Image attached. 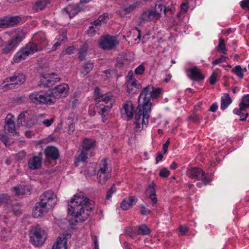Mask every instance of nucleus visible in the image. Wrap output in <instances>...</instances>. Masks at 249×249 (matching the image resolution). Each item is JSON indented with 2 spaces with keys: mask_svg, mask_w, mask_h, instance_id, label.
Masks as SVG:
<instances>
[{
  "mask_svg": "<svg viewBox=\"0 0 249 249\" xmlns=\"http://www.w3.org/2000/svg\"><path fill=\"white\" fill-rule=\"evenodd\" d=\"M30 241L36 247L42 246L47 238V233L40 228H36L30 233Z\"/></svg>",
  "mask_w": 249,
  "mask_h": 249,
  "instance_id": "0eeeda50",
  "label": "nucleus"
},
{
  "mask_svg": "<svg viewBox=\"0 0 249 249\" xmlns=\"http://www.w3.org/2000/svg\"><path fill=\"white\" fill-rule=\"evenodd\" d=\"M169 171L167 168H164L160 171L159 175L161 177L166 178L169 175Z\"/></svg>",
  "mask_w": 249,
  "mask_h": 249,
  "instance_id": "603ef678",
  "label": "nucleus"
},
{
  "mask_svg": "<svg viewBox=\"0 0 249 249\" xmlns=\"http://www.w3.org/2000/svg\"><path fill=\"white\" fill-rule=\"evenodd\" d=\"M36 124L40 125L41 124H43V122L46 119H45V115L43 114H38L36 115Z\"/></svg>",
  "mask_w": 249,
  "mask_h": 249,
  "instance_id": "49530a36",
  "label": "nucleus"
},
{
  "mask_svg": "<svg viewBox=\"0 0 249 249\" xmlns=\"http://www.w3.org/2000/svg\"><path fill=\"white\" fill-rule=\"evenodd\" d=\"M25 37V34L21 31L13 36L5 43H3V47L1 49V53L2 54H8L12 53L19 43Z\"/></svg>",
  "mask_w": 249,
  "mask_h": 249,
  "instance_id": "20e7f679",
  "label": "nucleus"
},
{
  "mask_svg": "<svg viewBox=\"0 0 249 249\" xmlns=\"http://www.w3.org/2000/svg\"><path fill=\"white\" fill-rule=\"evenodd\" d=\"M66 34L63 32L62 34L58 35L55 39L56 42L54 43L53 48L52 51H55L58 47H60L62 43L65 42L67 40Z\"/></svg>",
  "mask_w": 249,
  "mask_h": 249,
  "instance_id": "c85d7f7f",
  "label": "nucleus"
},
{
  "mask_svg": "<svg viewBox=\"0 0 249 249\" xmlns=\"http://www.w3.org/2000/svg\"><path fill=\"white\" fill-rule=\"evenodd\" d=\"M160 14L156 11L147 10L144 12L142 15V18L145 21H151L154 19H159Z\"/></svg>",
  "mask_w": 249,
  "mask_h": 249,
  "instance_id": "5701e85b",
  "label": "nucleus"
},
{
  "mask_svg": "<svg viewBox=\"0 0 249 249\" xmlns=\"http://www.w3.org/2000/svg\"><path fill=\"white\" fill-rule=\"evenodd\" d=\"M68 213L75 218L77 222L86 220L93 208L89 199L83 195H75L68 205Z\"/></svg>",
  "mask_w": 249,
  "mask_h": 249,
  "instance_id": "f257e3e1",
  "label": "nucleus"
},
{
  "mask_svg": "<svg viewBox=\"0 0 249 249\" xmlns=\"http://www.w3.org/2000/svg\"><path fill=\"white\" fill-rule=\"evenodd\" d=\"M67 236H69V235H64L62 237L57 238L53 246L52 249H67Z\"/></svg>",
  "mask_w": 249,
  "mask_h": 249,
  "instance_id": "4be33fe9",
  "label": "nucleus"
},
{
  "mask_svg": "<svg viewBox=\"0 0 249 249\" xmlns=\"http://www.w3.org/2000/svg\"><path fill=\"white\" fill-rule=\"evenodd\" d=\"M163 154H164L163 153H162L160 152H159L157 153V156L156 158L157 163H158L160 161L162 160L163 157Z\"/></svg>",
  "mask_w": 249,
  "mask_h": 249,
  "instance_id": "774afa93",
  "label": "nucleus"
},
{
  "mask_svg": "<svg viewBox=\"0 0 249 249\" xmlns=\"http://www.w3.org/2000/svg\"><path fill=\"white\" fill-rule=\"evenodd\" d=\"M231 71L240 78H243L244 77L243 70L240 65L234 67L231 70Z\"/></svg>",
  "mask_w": 249,
  "mask_h": 249,
  "instance_id": "a19ab883",
  "label": "nucleus"
},
{
  "mask_svg": "<svg viewBox=\"0 0 249 249\" xmlns=\"http://www.w3.org/2000/svg\"><path fill=\"white\" fill-rule=\"evenodd\" d=\"M141 211L142 214L143 215H147L150 213V211L149 210H147L144 206H142Z\"/></svg>",
  "mask_w": 249,
  "mask_h": 249,
  "instance_id": "338daca9",
  "label": "nucleus"
},
{
  "mask_svg": "<svg viewBox=\"0 0 249 249\" xmlns=\"http://www.w3.org/2000/svg\"><path fill=\"white\" fill-rule=\"evenodd\" d=\"M87 155L88 152L85 151V150L82 149L80 153L77 156L75 157V163L77 166V163L80 162H85L87 159Z\"/></svg>",
  "mask_w": 249,
  "mask_h": 249,
  "instance_id": "c9c22d12",
  "label": "nucleus"
},
{
  "mask_svg": "<svg viewBox=\"0 0 249 249\" xmlns=\"http://www.w3.org/2000/svg\"><path fill=\"white\" fill-rule=\"evenodd\" d=\"M150 112L151 108L148 106L146 107L141 104L139 105L135 115V131L140 132L147 127Z\"/></svg>",
  "mask_w": 249,
  "mask_h": 249,
  "instance_id": "7ed1b4c3",
  "label": "nucleus"
},
{
  "mask_svg": "<svg viewBox=\"0 0 249 249\" xmlns=\"http://www.w3.org/2000/svg\"><path fill=\"white\" fill-rule=\"evenodd\" d=\"M29 99L31 102L36 104L51 105L54 103V98L50 93L43 91H34L30 94Z\"/></svg>",
  "mask_w": 249,
  "mask_h": 249,
  "instance_id": "423d86ee",
  "label": "nucleus"
},
{
  "mask_svg": "<svg viewBox=\"0 0 249 249\" xmlns=\"http://www.w3.org/2000/svg\"><path fill=\"white\" fill-rule=\"evenodd\" d=\"M98 30L93 25H91L87 31L88 35L90 36H93Z\"/></svg>",
  "mask_w": 249,
  "mask_h": 249,
  "instance_id": "de8ad7c7",
  "label": "nucleus"
},
{
  "mask_svg": "<svg viewBox=\"0 0 249 249\" xmlns=\"http://www.w3.org/2000/svg\"><path fill=\"white\" fill-rule=\"evenodd\" d=\"M179 231L180 233L185 234L188 231V229L185 226H180L179 228Z\"/></svg>",
  "mask_w": 249,
  "mask_h": 249,
  "instance_id": "680f3d73",
  "label": "nucleus"
},
{
  "mask_svg": "<svg viewBox=\"0 0 249 249\" xmlns=\"http://www.w3.org/2000/svg\"><path fill=\"white\" fill-rule=\"evenodd\" d=\"M175 12V8L174 7H165L164 9V13L166 14L167 12H170L171 14H173Z\"/></svg>",
  "mask_w": 249,
  "mask_h": 249,
  "instance_id": "69168bd1",
  "label": "nucleus"
},
{
  "mask_svg": "<svg viewBox=\"0 0 249 249\" xmlns=\"http://www.w3.org/2000/svg\"><path fill=\"white\" fill-rule=\"evenodd\" d=\"M119 42L116 36L107 35L101 36L99 45L104 50H111L115 48Z\"/></svg>",
  "mask_w": 249,
  "mask_h": 249,
  "instance_id": "1a4fd4ad",
  "label": "nucleus"
},
{
  "mask_svg": "<svg viewBox=\"0 0 249 249\" xmlns=\"http://www.w3.org/2000/svg\"><path fill=\"white\" fill-rule=\"evenodd\" d=\"M137 202V199L135 196H129L122 202L121 208L124 210H128L131 206L134 205Z\"/></svg>",
  "mask_w": 249,
  "mask_h": 249,
  "instance_id": "a878e982",
  "label": "nucleus"
},
{
  "mask_svg": "<svg viewBox=\"0 0 249 249\" xmlns=\"http://www.w3.org/2000/svg\"><path fill=\"white\" fill-rule=\"evenodd\" d=\"M138 232L139 234L148 235L150 233V230L146 225L142 224L139 226Z\"/></svg>",
  "mask_w": 249,
  "mask_h": 249,
  "instance_id": "79ce46f5",
  "label": "nucleus"
},
{
  "mask_svg": "<svg viewBox=\"0 0 249 249\" xmlns=\"http://www.w3.org/2000/svg\"><path fill=\"white\" fill-rule=\"evenodd\" d=\"M169 144H170V140H168L166 141V142L164 144H163V154H165L167 152Z\"/></svg>",
  "mask_w": 249,
  "mask_h": 249,
  "instance_id": "0e129e2a",
  "label": "nucleus"
},
{
  "mask_svg": "<svg viewBox=\"0 0 249 249\" xmlns=\"http://www.w3.org/2000/svg\"><path fill=\"white\" fill-rule=\"evenodd\" d=\"M33 42L36 43L38 47H41V51L48 44V40L44 33L40 32L36 33L33 36Z\"/></svg>",
  "mask_w": 249,
  "mask_h": 249,
  "instance_id": "f3484780",
  "label": "nucleus"
},
{
  "mask_svg": "<svg viewBox=\"0 0 249 249\" xmlns=\"http://www.w3.org/2000/svg\"><path fill=\"white\" fill-rule=\"evenodd\" d=\"M147 193L149 194V198L151 199L153 203V205L156 204L157 202V198L156 195L155 189L152 184H150L148 186V188L147 190Z\"/></svg>",
  "mask_w": 249,
  "mask_h": 249,
  "instance_id": "72a5a7b5",
  "label": "nucleus"
},
{
  "mask_svg": "<svg viewBox=\"0 0 249 249\" xmlns=\"http://www.w3.org/2000/svg\"><path fill=\"white\" fill-rule=\"evenodd\" d=\"M54 119L53 118H51L50 119H46L45 121L43 122V124L49 127L52 125V124L53 123Z\"/></svg>",
  "mask_w": 249,
  "mask_h": 249,
  "instance_id": "5fc2aeb1",
  "label": "nucleus"
},
{
  "mask_svg": "<svg viewBox=\"0 0 249 249\" xmlns=\"http://www.w3.org/2000/svg\"><path fill=\"white\" fill-rule=\"evenodd\" d=\"M59 78L54 73L51 74H47L43 76L41 79L42 83L46 86L51 87L54 83L59 81Z\"/></svg>",
  "mask_w": 249,
  "mask_h": 249,
  "instance_id": "a211bd4d",
  "label": "nucleus"
},
{
  "mask_svg": "<svg viewBox=\"0 0 249 249\" xmlns=\"http://www.w3.org/2000/svg\"><path fill=\"white\" fill-rule=\"evenodd\" d=\"M9 80L10 81L15 82L18 88L25 82L26 77L25 75L22 73H18L10 77Z\"/></svg>",
  "mask_w": 249,
  "mask_h": 249,
  "instance_id": "cd10ccee",
  "label": "nucleus"
},
{
  "mask_svg": "<svg viewBox=\"0 0 249 249\" xmlns=\"http://www.w3.org/2000/svg\"><path fill=\"white\" fill-rule=\"evenodd\" d=\"M0 139L5 146H7L8 145L7 143L9 141L8 137L5 135H0Z\"/></svg>",
  "mask_w": 249,
  "mask_h": 249,
  "instance_id": "bf43d9fd",
  "label": "nucleus"
},
{
  "mask_svg": "<svg viewBox=\"0 0 249 249\" xmlns=\"http://www.w3.org/2000/svg\"><path fill=\"white\" fill-rule=\"evenodd\" d=\"M136 5H134V4L130 5L127 7L123 9L121 11V12L123 13V12H124L125 13L124 14V15H125V14H128V13H130L131 12L133 11L135 9V8H136Z\"/></svg>",
  "mask_w": 249,
  "mask_h": 249,
  "instance_id": "09e8293b",
  "label": "nucleus"
},
{
  "mask_svg": "<svg viewBox=\"0 0 249 249\" xmlns=\"http://www.w3.org/2000/svg\"><path fill=\"white\" fill-rule=\"evenodd\" d=\"M17 123L18 125L31 127L36 124V116L30 114L27 111H23L19 115Z\"/></svg>",
  "mask_w": 249,
  "mask_h": 249,
  "instance_id": "9b49d317",
  "label": "nucleus"
},
{
  "mask_svg": "<svg viewBox=\"0 0 249 249\" xmlns=\"http://www.w3.org/2000/svg\"><path fill=\"white\" fill-rule=\"evenodd\" d=\"M135 107L130 101L125 102L121 109L122 117L126 121L131 120L134 115Z\"/></svg>",
  "mask_w": 249,
  "mask_h": 249,
  "instance_id": "4468645a",
  "label": "nucleus"
},
{
  "mask_svg": "<svg viewBox=\"0 0 249 249\" xmlns=\"http://www.w3.org/2000/svg\"><path fill=\"white\" fill-rule=\"evenodd\" d=\"M111 172H102L101 171H98L97 178L99 182L101 184H104L107 180L110 178Z\"/></svg>",
  "mask_w": 249,
  "mask_h": 249,
  "instance_id": "2f4dec72",
  "label": "nucleus"
},
{
  "mask_svg": "<svg viewBox=\"0 0 249 249\" xmlns=\"http://www.w3.org/2000/svg\"><path fill=\"white\" fill-rule=\"evenodd\" d=\"M165 6L162 4H156L155 6V10L159 13V12H161L162 10H164Z\"/></svg>",
  "mask_w": 249,
  "mask_h": 249,
  "instance_id": "e2e57ef3",
  "label": "nucleus"
},
{
  "mask_svg": "<svg viewBox=\"0 0 249 249\" xmlns=\"http://www.w3.org/2000/svg\"><path fill=\"white\" fill-rule=\"evenodd\" d=\"M240 109H246L249 107V94L243 97L242 102L240 103Z\"/></svg>",
  "mask_w": 249,
  "mask_h": 249,
  "instance_id": "ea45409f",
  "label": "nucleus"
},
{
  "mask_svg": "<svg viewBox=\"0 0 249 249\" xmlns=\"http://www.w3.org/2000/svg\"><path fill=\"white\" fill-rule=\"evenodd\" d=\"M217 51L223 54H226L227 49L225 47L224 40L222 38L219 39V43L217 46Z\"/></svg>",
  "mask_w": 249,
  "mask_h": 249,
  "instance_id": "c03bdc74",
  "label": "nucleus"
},
{
  "mask_svg": "<svg viewBox=\"0 0 249 249\" xmlns=\"http://www.w3.org/2000/svg\"><path fill=\"white\" fill-rule=\"evenodd\" d=\"M32 188L29 186L18 185L13 188V192L17 196L28 195L31 193Z\"/></svg>",
  "mask_w": 249,
  "mask_h": 249,
  "instance_id": "412c9836",
  "label": "nucleus"
},
{
  "mask_svg": "<svg viewBox=\"0 0 249 249\" xmlns=\"http://www.w3.org/2000/svg\"><path fill=\"white\" fill-rule=\"evenodd\" d=\"M10 77L6 78L4 79L3 82L0 85V87L1 89H11L17 88V86L15 84V83L14 82H11L9 80Z\"/></svg>",
  "mask_w": 249,
  "mask_h": 249,
  "instance_id": "473e14b6",
  "label": "nucleus"
},
{
  "mask_svg": "<svg viewBox=\"0 0 249 249\" xmlns=\"http://www.w3.org/2000/svg\"><path fill=\"white\" fill-rule=\"evenodd\" d=\"M133 81H137L136 79L134 77L133 72L131 71H129L127 76V82H133Z\"/></svg>",
  "mask_w": 249,
  "mask_h": 249,
  "instance_id": "4d7b16f0",
  "label": "nucleus"
},
{
  "mask_svg": "<svg viewBox=\"0 0 249 249\" xmlns=\"http://www.w3.org/2000/svg\"><path fill=\"white\" fill-rule=\"evenodd\" d=\"M38 51H41V47H38L36 43L33 41L29 42L14 55L13 60L15 63H18L25 59L30 55Z\"/></svg>",
  "mask_w": 249,
  "mask_h": 249,
  "instance_id": "39448f33",
  "label": "nucleus"
},
{
  "mask_svg": "<svg viewBox=\"0 0 249 249\" xmlns=\"http://www.w3.org/2000/svg\"><path fill=\"white\" fill-rule=\"evenodd\" d=\"M75 50V48L74 46H69L66 49L65 53L68 54H71L73 53Z\"/></svg>",
  "mask_w": 249,
  "mask_h": 249,
  "instance_id": "13d9d810",
  "label": "nucleus"
},
{
  "mask_svg": "<svg viewBox=\"0 0 249 249\" xmlns=\"http://www.w3.org/2000/svg\"><path fill=\"white\" fill-rule=\"evenodd\" d=\"M144 70V66L141 65L135 69V72L137 74H142L143 73Z\"/></svg>",
  "mask_w": 249,
  "mask_h": 249,
  "instance_id": "864d4df0",
  "label": "nucleus"
},
{
  "mask_svg": "<svg viewBox=\"0 0 249 249\" xmlns=\"http://www.w3.org/2000/svg\"><path fill=\"white\" fill-rule=\"evenodd\" d=\"M218 77V74L215 72H213L211 76L210 77V84L211 85H214Z\"/></svg>",
  "mask_w": 249,
  "mask_h": 249,
  "instance_id": "3c124183",
  "label": "nucleus"
},
{
  "mask_svg": "<svg viewBox=\"0 0 249 249\" xmlns=\"http://www.w3.org/2000/svg\"><path fill=\"white\" fill-rule=\"evenodd\" d=\"M95 142L94 140L89 138H84L82 142V149L88 151L89 149L94 148Z\"/></svg>",
  "mask_w": 249,
  "mask_h": 249,
  "instance_id": "c756f323",
  "label": "nucleus"
},
{
  "mask_svg": "<svg viewBox=\"0 0 249 249\" xmlns=\"http://www.w3.org/2000/svg\"><path fill=\"white\" fill-rule=\"evenodd\" d=\"M127 87V91L129 94H135L139 89L142 88L141 84L137 81H133V82H127L126 83Z\"/></svg>",
  "mask_w": 249,
  "mask_h": 249,
  "instance_id": "393cba45",
  "label": "nucleus"
},
{
  "mask_svg": "<svg viewBox=\"0 0 249 249\" xmlns=\"http://www.w3.org/2000/svg\"><path fill=\"white\" fill-rule=\"evenodd\" d=\"M49 3L47 0H37L33 6V9L36 11L42 10Z\"/></svg>",
  "mask_w": 249,
  "mask_h": 249,
  "instance_id": "7c9ffc66",
  "label": "nucleus"
},
{
  "mask_svg": "<svg viewBox=\"0 0 249 249\" xmlns=\"http://www.w3.org/2000/svg\"><path fill=\"white\" fill-rule=\"evenodd\" d=\"M227 57L224 55H221L219 58L216 59L212 62V64L213 65H217L220 64L224 61H225Z\"/></svg>",
  "mask_w": 249,
  "mask_h": 249,
  "instance_id": "8fccbe9b",
  "label": "nucleus"
},
{
  "mask_svg": "<svg viewBox=\"0 0 249 249\" xmlns=\"http://www.w3.org/2000/svg\"><path fill=\"white\" fill-rule=\"evenodd\" d=\"M98 171H101L102 172H111V169L108 167L107 160L106 159H104L101 160L100 163V169Z\"/></svg>",
  "mask_w": 249,
  "mask_h": 249,
  "instance_id": "58836bf2",
  "label": "nucleus"
},
{
  "mask_svg": "<svg viewBox=\"0 0 249 249\" xmlns=\"http://www.w3.org/2000/svg\"><path fill=\"white\" fill-rule=\"evenodd\" d=\"M49 210L47 207L38 202L33 209V214L35 217L37 218L46 213Z\"/></svg>",
  "mask_w": 249,
  "mask_h": 249,
  "instance_id": "6ab92c4d",
  "label": "nucleus"
},
{
  "mask_svg": "<svg viewBox=\"0 0 249 249\" xmlns=\"http://www.w3.org/2000/svg\"><path fill=\"white\" fill-rule=\"evenodd\" d=\"M88 45L84 43L82 46L80 48L78 53V59L80 60H83L86 55L88 51Z\"/></svg>",
  "mask_w": 249,
  "mask_h": 249,
  "instance_id": "e433bc0d",
  "label": "nucleus"
},
{
  "mask_svg": "<svg viewBox=\"0 0 249 249\" xmlns=\"http://www.w3.org/2000/svg\"><path fill=\"white\" fill-rule=\"evenodd\" d=\"M45 154L48 158L56 160L59 157L58 149L54 146H48L45 150Z\"/></svg>",
  "mask_w": 249,
  "mask_h": 249,
  "instance_id": "bb28decb",
  "label": "nucleus"
},
{
  "mask_svg": "<svg viewBox=\"0 0 249 249\" xmlns=\"http://www.w3.org/2000/svg\"><path fill=\"white\" fill-rule=\"evenodd\" d=\"M186 174L191 179L202 180L205 185H207L211 179L205 176V172L199 168L190 167L187 169Z\"/></svg>",
  "mask_w": 249,
  "mask_h": 249,
  "instance_id": "6e6552de",
  "label": "nucleus"
},
{
  "mask_svg": "<svg viewBox=\"0 0 249 249\" xmlns=\"http://www.w3.org/2000/svg\"><path fill=\"white\" fill-rule=\"evenodd\" d=\"M4 129L10 133H14L15 132V124L13 116L11 114H8L6 116Z\"/></svg>",
  "mask_w": 249,
  "mask_h": 249,
  "instance_id": "b1692460",
  "label": "nucleus"
},
{
  "mask_svg": "<svg viewBox=\"0 0 249 249\" xmlns=\"http://www.w3.org/2000/svg\"><path fill=\"white\" fill-rule=\"evenodd\" d=\"M39 202L51 210L55 205L57 197L52 191H47L40 196Z\"/></svg>",
  "mask_w": 249,
  "mask_h": 249,
  "instance_id": "9d476101",
  "label": "nucleus"
},
{
  "mask_svg": "<svg viewBox=\"0 0 249 249\" xmlns=\"http://www.w3.org/2000/svg\"><path fill=\"white\" fill-rule=\"evenodd\" d=\"M93 63L90 61H88L83 66L81 72L84 75L88 74L93 68Z\"/></svg>",
  "mask_w": 249,
  "mask_h": 249,
  "instance_id": "4c0bfd02",
  "label": "nucleus"
},
{
  "mask_svg": "<svg viewBox=\"0 0 249 249\" xmlns=\"http://www.w3.org/2000/svg\"><path fill=\"white\" fill-rule=\"evenodd\" d=\"M232 100L228 93L224 94L223 97L221 98V108L222 110L226 109L231 103Z\"/></svg>",
  "mask_w": 249,
  "mask_h": 249,
  "instance_id": "f704fd0d",
  "label": "nucleus"
},
{
  "mask_svg": "<svg viewBox=\"0 0 249 249\" xmlns=\"http://www.w3.org/2000/svg\"><path fill=\"white\" fill-rule=\"evenodd\" d=\"M21 21V18L19 16H7L0 18V28H8L13 27Z\"/></svg>",
  "mask_w": 249,
  "mask_h": 249,
  "instance_id": "ddd939ff",
  "label": "nucleus"
},
{
  "mask_svg": "<svg viewBox=\"0 0 249 249\" xmlns=\"http://www.w3.org/2000/svg\"><path fill=\"white\" fill-rule=\"evenodd\" d=\"M162 89L160 88H156L154 89L153 87V91L152 92V94H151V98H158L160 94L162 93Z\"/></svg>",
  "mask_w": 249,
  "mask_h": 249,
  "instance_id": "a18cd8bd",
  "label": "nucleus"
},
{
  "mask_svg": "<svg viewBox=\"0 0 249 249\" xmlns=\"http://www.w3.org/2000/svg\"><path fill=\"white\" fill-rule=\"evenodd\" d=\"M69 90V86L66 84H61L59 86L55 87L53 89L52 93H50L51 96L54 98V102L56 99L61 97H65L68 94Z\"/></svg>",
  "mask_w": 249,
  "mask_h": 249,
  "instance_id": "2eb2a0df",
  "label": "nucleus"
},
{
  "mask_svg": "<svg viewBox=\"0 0 249 249\" xmlns=\"http://www.w3.org/2000/svg\"><path fill=\"white\" fill-rule=\"evenodd\" d=\"M186 73L192 80L200 81L204 78V76L201 73L200 70L196 66L186 69Z\"/></svg>",
  "mask_w": 249,
  "mask_h": 249,
  "instance_id": "dca6fc26",
  "label": "nucleus"
},
{
  "mask_svg": "<svg viewBox=\"0 0 249 249\" xmlns=\"http://www.w3.org/2000/svg\"><path fill=\"white\" fill-rule=\"evenodd\" d=\"M42 159V153H39L37 156H34L29 159L28 166L30 169H37L40 167Z\"/></svg>",
  "mask_w": 249,
  "mask_h": 249,
  "instance_id": "aec40b11",
  "label": "nucleus"
},
{
  "mask_svg": "<svg viewBox=\"0 0 249 249\" xmlns=\"http://www.w3.org/2000/svg\"><path fill=\"white\" fill-rule=\"evenodd\" d=\"M107 18L108 15L107 13H104L103 15L100 16L97 19L99 21V22L102 23L105 21Z\"/></svg>",
  "mask_w": 249,
  "mask_h": 249,
  "instance_id": "052dcab7",
  "label": "nucleus"
},
{
  "mask_svg": "<svg viewBox=\"0 0 249 249\" xmlns=\"http://www.w3.org/2000/svg\"><path fill=\"white\" fill-rule=\"evenodd\" d=\"M95 103L97 112L102 117L103 121H106V116L108 114L110 108L112 107V95L107 93L102 94L98 87L95 89Z\"/></svg>",
  "mask_w": 249,
  "mask_h": 249,
  "instance_id": "f03ea898",
  "label": "nucleus"
},
{
  "mask_svg": "<svg viewBox=\"0 0 249 249\" xmlns=\"http://www.w3.org/2000/svg\"><path fill=\"white\" fill-rule=\"evenodd\" d=\"M241 6L243 9L247 8L249 10V0H243L241 2Z\"/></svg>",
  "mask_w": 249,
  "mask_h": 249,
  "instance_id": "6e6d98bb",
  "label": "nucleus"
},
{
  "mask_svg": "<svg viewBox=\"0 0 249 249\" xmlns=\"http://www.w3.org/2000/svg\"><path fill=\"white\" fill-rule=\"evenodd\" d=\"M64 11L66 12L70 18H73L78 13L77 9H74L72 6H68L64 9Z\"/></svg>",
  "mask_w": 249,
  "mask_h": 249,
  "instance_id": "37998d69",
  "label": "nucleus"
},
{
  "mask_svg": "<svg viewBox=\"0 0 249 249\" xmlns=\"http://www.w3.org/2000/svg\"><path fill=\"white\" fill-rule=\"evenodd\" d=\"M153 91V86L148 85L145 87L141 92L139 98V104L151 108V94Z\"/></svg>",
  "mask_w": 249,
  "mask_h": 249,
  "instance_id": "f8f14e48",
  "label": "nucleus"
}]
</instances>
